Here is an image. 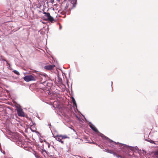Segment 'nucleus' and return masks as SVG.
<instances>
[{
    "mask_svg": "<svg viewBox=\"0 0 158 158\" xmlns=\"http://www.w3.org/2000/svg\"><path fill=\"white\" fill-rule=\"evenodd\" d=\"M90 127L95 132H98V130L97 129L96 127L93 124H90L89 125Z\"/></svg>",
    "mask_w": 158,
    "mask_h": 158,
    "instance_id": "nucleus-7",
    "label": "nucleus"
},
{
    "mask_svg": "<svg viewBox=\"0 0 158 158\" xmlns=\"http://www.w3.org/2000/svg\"><path fill=\"white\" fill-rule=\"evenodd\" d=\"M106 152H108L110 153L113 154V153H114V152H113V151L111 150H108V149L106 150Z\"/></svg>",
    "mask_w": 158,
    "mask_h": 158,
    "instance_id": "nucleus-11",
    "label": "nucleus"
},
{
    "mask_svg": "<svg viewBox=\"0 0 158 158\" xmlns=\"http://www.w3.org/2000/svg\"><path fill=\"white\" fill-rule=\"evenodd\" d=\"M17 111L18 115L19 116H24V113L23 110L21 108H18L17 109Z\"/></svg>",
    "mask_w": 158,
    "mask_h": 158,
    "instance_id": "nucleus-5",
    "label": "nucleus"
},
{
    "mask_svg": "<svg viewBox=\"0 0 158 158\" xmlns=\"http://www.w3.org/2000/svg\"><path fill=\"white\" fill-rule=\"evenodd\" d=\"M155 156L156 158H158V150L155 152Z\"/></svg>",
    "mask_w": 158,
    "mask_h": 158,
    "instance_id": "nucleus-13",
    "label": "nucleus"
},
{
    "mask_svg": "<svg viewBox=\"0 0 158 158\" xmlns=\"http://www.w3.org/2000/svg\"><path fill=\"white\" fill-rule=\"evenodd\" d=\"M101 137H102L103 136H104V135L103 134H101Z\"/></svg>",
    "mask_w": 158,
    "mask_h": 158,
    "instance_id": "nucleus-19",
    "label": "nucleus"
},
{
    "mask_svg": "<svg viewBox=\"0 0 158 158\" xmlns=\"http://www.w3.org/2000/svg\"><path fill=\"white\" fill-rule=\"evenodd\" d=\"M46 85L47 86L49 87L51 86L52 85V83L50 82H47Z\"/></svg>",
    "mask_w": 158,
    "mask_h": 158,
    "instance_id": "nucleus-16",
    "label": "nucleus"
},
{
    "mask_svg": "<svg viewBox=\"0 0 158 158\" xmlns=\"http://www.w3.org/2000/svg\"><path fill=\"white\" fill-rule=\"evenodd\" d=\"M45 83V82H43V83Z\"/></svg>",
    "mask_w": 158,
    "mask_h": 158,
    "instance_id": "nucleus-21",
    "label": "nucleus"
},
{
    "mask_svg": "<svg viewBox=\"0 0 158 158\" xmlns=\"http://www.w3.org/2000/svg\"><path fill=\"white\" fill-rule=\"evenodd\" d=\"M43 14L45 15V16L47 17L48 20L51 23H53L55 21L54 19L50 15L49 13L44 12L43 13Z\"/></svg>",
    "mask_w": 158,
    "mask_h": 158,
    "instance_id": "nucleus-4",
    "label": "nucleus"
},
{
    "mask_svg": "<svg viewBox=\"0 0 158 158\" xmlns=\"http://www.w3.org/2000/svg\"><path fill=\"white\" fill-rule=\"evenodd\" d=\"M113 155L114 156H116L118 158H125L124 157H123L120 155L117 154L116 153H113Z\"/></svg>",
    "mask_w": 158,
    "mask_h": 158,
    "instance_id": "nucleus-8",
    "label": "nucleus"
},
{
    "mask_svg": "<svg viewBox=\"0 0 158 158\" xmlns=\"http://www.w3.org/2000/svg\"><path fill=\"white\" fill-rule=\"evenodd\" d=\"M77 0H71L70 3L69 2L67 4L66 6H65V9H67L69 7L70 4V6H71V5H72V7L71 8V9H72L73 8L75 7L77 3Z\"/></svg>",
    "mask_w": 158,
    "mask_h": 158,
    "instance_id": "nucleus-3",
    "label": "nucleus"
},
{
    "mask_svg": "<svg viewBox=\"0 0 158 158\" xmlns=\"http://www.w3.org/2000/svg\"><path fill=\"white\" fill-rule=\"evenodd\" d=\"M55 138L58 141L60 142L62 144H64V141L62 140L67 138V136L65 135H57L55 136Z\"/></svg>",
    "mask_w": 158,
    "mask_h": 158,
    "instance_id": "nucleus-2",
    "label": "nucleus"
},
{
    "mask_svg": "<svg viewBox=\"0 0 158 158\" xmlns=\"http://www.w3.org/2000/svg\"><path fill=\"white\" fill-rule=\"evenodd\" d=\"M36 78V77L32 75H27L23 78L24 80L27 82L35 81Z\"/></svg>",
    "mask_w": 158,
    "mask_h": 158,
    "instance_id": "nucleus-1",
    "label": "nucleus"
},
{
    "mask_svg": "<svg viewBox=\"0 0 158 158\" xmlns=\"http://www.w3.org/2000/svg\"><path fill=\"white\" fill-rule=\"evenodd\" d=\"M59 25H60V28H59L60 29H61L62 28V26L60 24H59Z\"/></svg>",
    "mask_w": 158,
    "mask_h": 158,
    "instance_id": "nucleus-17",
    "label": "nucleus"
},
{
    "mask_svg": "<svg viewBox=\"0 0 158 158\" xmlns=\"http://www.w3.org/2000/svg\"><path fill=\"white\" fill-rule=\"evenodd\" d=\"M2 60H3V61H6V60L4 59L3 58H2Z\"/></svg>",
    "mask_w": 158,
    "mask_h": 158,
    "instance_id": "nucleus-18",
    "label": "nucleus"
},
{
    "mask_svg": "<svg viewBox=\"0 0 158 158\" xmlns=\"http://www.w3.org/2000/svg\"><path fill=\"white\" fill-rule=\"evenodd\" d=\"M34 155L35 156L36 158H41V157L39 155V154L37 152H35L34 153Z\"/></svg>",
    "mask_w": 158,
    "mask_h": 158,
    "instance_id": "nucleus-10",
    "label": "nucleus"
},
{
    "mask_svg": "<svg viewBox=\"0 0 158 158\" xmlns=\"http://www.w3.org/2000/svg\"><path fill=\"white\" fill-rule=\"evenodd\" d=\"M55 67V65H49L45 66L44 67V68L46 69L51 70L52 69Z\"/></svg>",
    "mask_w": 158,
    "mask_h": 158,
    "instance_id": "nucleus-6",
    "label": "nucleus"
},
{
    "mask_svg": "<svg viewBox=\"0 0 158 158\" xmlns=\"http://www.w3.org/2000/svg\"><path fill=\"white\" fill-rule=\"evenodd\" d=\"M15 74H16V75H20V73H19V72H18V71H17V70H13V71Z\"/></svg>",
    "mask_w": 158,
    "mask_h": 158,
    "instance_id": "nucleus-12",
    "label": "nucleus"
},
{
    "mask_svg": "<svg viewBox=\"0 0 158 158\" xmlns=\"http://www.w3.org/2000/svg\"><path fill=\"white\" fill-rule=\"evenodd\" d=\"M60 0H53L54 1V5H56L57 4L56 2H59Z\"/></svg>",
    "mask_w": 158,
    "mask_h": 158,
    "instance_id": "nucleus-15",
    "label": "nucleus"
},
{
    "mask_svg": "<svg viewBox=\"0 0 158 158\" xmlns=\"http://www.w3.org/2000/svg\"><path fill=\"white\" fill-rule=\"evenodd\" d=\"M49 144L48 143V147L49 148Z\"/></svg>",
    "mask_w": 158,
    "mask_h": 158,
    "instance_id": "nucleus-20",
    "label": "nucleus"
},
{
    "mask_svg": "<svg viewBox=\"0 0 158 158\" xmlns=\"http://www.w3.org/2000/svg\"><path fill=\"white\" fill-rule=\"evenodd\" d=\"M47 2H48L49 3H52V4H54V1H53V0H47Z\"/></svg>",
    "mask_w": 158,
    "mask_h": 158,
    "instance_id": "nucleus-14",
    "label": "nucleus"
},
{
    "mask_svg": "<svg viewBox=\"0 0 158 158\" xmlns=\"http://www.w3.org/2000/svg\"><path fill=\"white\" fill-rule=\"evenodd\" d=\"M72 101L73 102V105H74L75 106L77 107V103H76L75 100L74 98L73 97H72Z\"/></svg>",
    "mask_w": 158,
    "mask_h": 158,
    "instance_id": "nucleus-9",
    "label": "nucleus"
}]
</instances>
